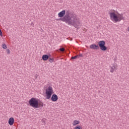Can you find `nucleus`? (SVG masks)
Segmentation results:
<instances>
[{
	"instance_id": "17",
	"label": "nucleus",
	"mask_w": 129,
	"mask_h": 129,
	"mask_svg": "<svg viewBox=\"0 0 129 129\" xmlns=\"http://www.w3.org/2000/svg\"><path fill=\"white\" fill-rule=\"evenodd\" d=\"M6 51L7 52V54H10V53H11L9 49H7Z\"/></svg>"
},
{
	"instance_id": "18",
	"label": "nucleus",
	"mask_w": 129,
	"mask_h": 129,
	"mask_svg": "<svg viewBox=\"0 0 129 129\" xmlns=\"http://www.w3.org/2000/svg\"><path fill=\"white\" fill-rule=\"evenodd\" d=\"M75 129H81L80 128V126H77L76 127H75Z\"/></svg>"
},
{
	"instance_id": "10",
	"label": "nucleus",
	"mask_w": 129,
	"mask_h": 129,
	"mask_svg": "<svg viewBox=\"0 0 129 129\" xmlns=\"http://www.w3.org/2000/svg\"><path fill=\"white\" fill-rule=\"evenodd\" d=\"M114 70H115V66H113L112 67H110V72L113 73Z\"/></svg>"
},
{
	"instance_id": "20",
	"label": "nucleus",
	"mask_w": 129,
	"mask_h": 129,
	"mask_svg": "<svg viewBox=\"0 0 129 129\" xmlns=\"http://www.w3.org/2000/svg\"><path fill=\"white\" fill-rule=\"evenodd\" d=\"M79 57H83V55H82V54L80 53V54L79 55V57H78V58H79Z\"/></svg>"
},
{
	"instance_id": "19",
	"label": "nucleus",
	"mask_w": 129,
	"mask_h": 129,
	"mask_svg": "<svg viewBox=\"0 0 129 129\" xmlns=\"http://www.w3.org/2000/svg\"><path fill=\"white\" fill-rule=\"evenodd\" d=\"M0 36L3 37V32H2V30L0 29Z\"/></svg>"
},
{
	"instance_id": "3",
	"label": "nucleus",
	"mask_w": 129,
	"mask_h": 129,
	"mask_svg": "<svg viewBox=\"0 0 129 129\" xmlns=\"http://www.w3.org/2000/svg\"><path fill=\"white\" fill-rule=\"evenodd\" d=\"M29 104L33 108H39V99L32 98L28 102Z\"/></svg>"
},
{
	"instance_id": "12",
	"label": "nucleus",
	"mask_w": 129,
	"mask_h": 129,
	"mask_svg": "<svg viewBox=\"0 0 129 129\" xmlns=\"http://www.w3.org/2000/svg\"><path fill=\"white\" fill-rule=\"evenodd\" d=\"M79 57V55H76L75 56H72L71 57V59H72V60H74L75 59H77V58H78Z\"/></svg>"
},
{
	"instance_id": "11",
	"label": "nucleus",
	"mask_w": 129,
	"mask_h": 129,
	"mask_svg": "<svg viewBox=\"0 0 129 129\" xmlns=\"http://www.w3.org/2000/svg\"><path fill=\"white\" fill-rule=\"evenodd\" d=\"M79 123H80V122L76 120H74L73 122V125H76L77 124H79Z\"/></svg>"
},
{
	"instance_id": "4",
	"label": "nucleus",
	"mask_w": 129,
	"mask_h": 129,
	"mask_svg": "<svg viewBox=\"0 0 129 129\" xmlns=\"http://www.w3.org/2000/svg\"><path fill=\"white\" fill-rule=\"evenodd\" d=\"M99 48L102 51H106L107 50V47L105 46V41L104 40L100 41L98 42Z\"/></svg>"
},
{
	"instance_id": "13",
	"label": "nucleus",
	"mask_w": 129,
	"mask_h": 129,
	"mask_svg": "<svg viewBox=\"0 0 129 129\" xmlns=\"http://www.w3.org/2000/svg\"><path fill=\"white\" fill-rule=\"evenodd\" d=\"M40 106L41 107H43V106H44V104H43V102H39V107H40Z\"/></svg>"
},
{
	"instance_id": "9",
	"label": "nucleus",
	"mask_w": 129,
	"mask_h": 129,
	"mask_svg": "<svg viewBox=\"0 0 129 129\" xmlns=\"http://www.w3.org/2000/svg\"><path fill=\"white\" fill-rule=\"evenodd\" d=\"M14 122H15V119H14L13 117H11L9 119V124H10V125H13V124H14Z\"/></svg>"
},
{
	"instance_id": "2",
	"label": "nucleus",
	"mask_w": 129,
	"mask_h": 129,
	"mask_svg": "<svg viewBox=\"0 0 129 129\" xmlns=\"http://www.w3.org/2000/svg\"><path fill=\"white\" fill-rule=\"evenodd\" d=\"M109 15L111 21H114L115 23L117 22H120L121 20H124V17L123 15L118 14V15L115 14V12H109Z\"/></svg>"
},
{
	"instance_id": "8",
	"label": "nucleus",
	"mask_w": 129,
	"mask_h": 129,
	"mask_svg": "<svg viewBox=\"0 0 129 129\" xmlns=\"http://www.w3.org/2000/svg\"><path fill=\"white\" fill-rule=\"evenodd\" d=\"M51 100L53 102L57 101L58 100V96L56 94H53L51 96Z\"/></svg>"
},
{
	"instance_id": "1",
	"label": "nucleus",
	"mask_w": 129,
	"mask_h": 129,
	"mask_svg": "<svg viewBox=\"0 0 129 129\" xmlns=\"http://www.w3.org/2000/svg\"><path fill=\"white\" fill-rule=\"evenodd\" d=\"M58 16L60 18L56 19V21H61L68 25H73L75 28L80 26L79 18L75 14H71L69 11L62 10L58 14Z\"/></svg>"
},
{
	"instance_id": "7",
	"label": "nucleus",
	"mask_w": 129,
	"mask_h": 129,
	"mask_svg": "<svg viewBox=\"0 0 129 129\" xmlns=\"http://www.w3.org/2000/svg\"><path fill=\"white\" fill-rule=\"evenodd\" d=\"M90 49H93L94 50H98L99 49V46L96 45V44H93L90 46Z\"/></svg>"
},
{
	"instance_id": "21",
	"label": "nucleus",
	"mask_w": 129,
	"mask_h": 129,
	"mask_svg": "<svg viewBox=\"0 0 129 129\" xmlns=\"http://www.w3.org/2000/svg\"><path fill=\"white\" fill-rule=\"evenodd\" d=\"M41 31H42L41 32H44V30H41Z\"/></svg>"
},
{
	"instance_id": "14",
	"label": "nucleus",
	"mask_w": 129,
	"mask_h": 129,
	"mask_svg": "<svg viewBox=\"0 0 129 129\" xmlns=\"http://www.w3.org/2000/svg\"><path fill=\"white\" fill-rule=\"evenodd\" d=\"M49 61L50 62V63H53V62H54V58H49Z\"/></svg>"
},
{
	"instance_id": "16",
	"label": "nucleus",
	"mask_w": 129,
	"mask_h": 129,
	"mask_svg": "<svg viewBox=\"0 0 129 129\" xmlns=\"http://www.w3.org/2000/svg\"><path fill=\"white\" fill-rule=\"evenodd\" d=\"M59 50L61 52H64V51H65V49H64L63 48H60L59 49Z\"/></svg>"
},
{
	"instance_id": "5",
	"label": "nucleus",
	"mask_w": 129,
	"mask_h": 129,
	"mask_svg": "<svg viewBox=\"0 0 129 129\" xmlns=\"http://www.w3.org/2000/svg\"><path fill=\"white\" fill-rule=\"evenodd\" d=\"M52 93H53V88L49 86L46 89V99H50V98H51Z\"/></svg>"
},
{
	"instance_id": "6",
	"label": "nucleus",
	"mask_w": 129,
	"mask_h": 129,
	"mask_svg": "<svg viewBox=\"0 0 129 129\" xmlns=\"http://www.w3.org/2000/svg\"><path fill=\"white\" fill-rule=\"evenodd\" d=\"M51 57V54H44L42 56V59L43 61H47Z\"/></svg>"
},
{
	"instance_id": "15",
	"label": "nucleus",
	"mask_w": 129,
	"mask_h": 129,
	"mask_svg": "<svg viewBox=\"0 0 129 129\" xmlns=\"http://www.w3.org/2000/svg\"><path fill=\"white\" fill-rule=\"evenodd\" d=\"M2 47L3 48V49H7V48H8V46H7L6 44H3Z\"/></svg>"
}]
</instances>
